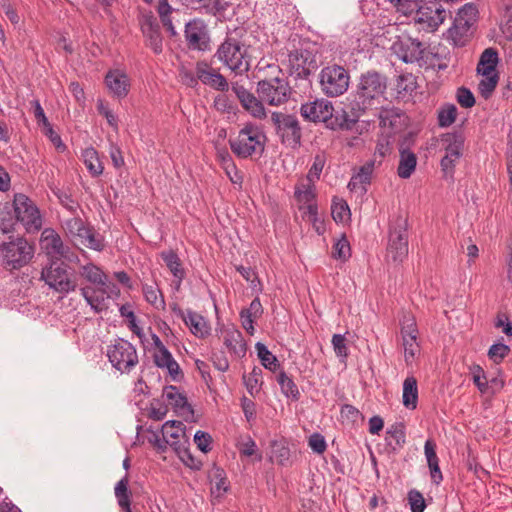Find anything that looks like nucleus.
Returning a JSON list of instances; mask_svg holds the SVG:
<instances>
[{
	"label": "nucleus",
	"mask_w": 512,
	"mask_h": 512,
	"mask_svg": "<svg viewBox=\"0 0 512 512\" xmlns=\"http://www.w3.org/2000/svg\"><path fill=\"white\" fill-rule=\"evenodd\" d=\"M243 35L244 31L241 28L229 30L213 56L236 75L246 74L250 70V61L247 47L242 39Z\"/></svg>",
	"instance_id": "obj_1"
},
{
	"label": "nucleus",
	"mask_w": 512,
	"mask_h": 512,
	"mask_svg": "<svg viewBox=\"0 0 512 512\" xmlns=\"http://www.w3.org/2000/svg\"><path fill=\"white\" fill-rule=\"evenodd\" d=\"M388 79L386 75L376 71L368 70L359 76L356 89L352 94L351 105L355 111L370 110L387 90Z\"/></svg>",
	"instance_id": "obj_2"
},
{
	"label": "nucleus",
	"mask_w": 512,
	"mask_h": 512,
	"mask_svg": "<svg viewBox=\"0 0 512 512\" xmlns=\"http://www.w3.org/2000/svg\"><path fill=\"white\" fill-rule=\"evenodd\" d=\"M41 280L53 291L66 296L78 287V274L69 264L58 259H49L42 268Z\"/></svg>",
	"instance_id": "obj_3"
},
{
	"label": "nucleus",
	"mask_w": 512,
	"mask_h": 512,
	"mask_svg": "<svg viewBox=\"0 0 512 512\" xmlns=\"http://www.w3.org/2000/svg\"><path fill=\"white\" fill-rule=\"evenodd\" d=\"M266 135L254 123H246L238 132L237 137L229 139L231 151L240 159H247L253 155L262 156L265 150Z\"/></svg>",
	"instance_id": "obj_4"
},
{
	"label": "nucleus",
	"mask_w": 512,
	"mask_h": 512,
	"mask_svg": "<svg viewBox=\"0 0 512 512\" xmlns=\"http://www.w3.org/2000/svg\"><path fill=\"white\" fill-rule=\"evenodd\" d=\"M33 255L34 246L23 237H17L0 245L1 265L10 271L27 265Z\"/></svg>",
	"instance_id": "obj_5"
},
{
	"label": "nucleus",
	"mask_w": 512,
	"mask_h": 512,
	"mask_svg": "<svg viewBox=\"0 0 512 512\" xmlns=\"http://www.w3.org/2000/svg\"><path fill=\"white\" fill-rule=\"evenodd\" d=\"M441 143L445 151L440 161L443 177L446 180L454 181L455 167L464 152L465 136L461 131L445 133L441 137Z\"/></svg>",
	"instance_id": "obj_6"
},
{
	"label": "nucleus",
	"mask_w": 512,
	"mask_h": 512,
	"mask_svg": "<svg viewBox=\"0 0 512 512\" xmlns=\"http://www.w3.org/2000/svg\"><path fill=\"white\" fill-rule=\"evenodd\" d=\"M350 73L342 65L333 63L324 66L319 73V85L327 97L343 95L349 88Z\"/></svg>",
	"instance_id": "obj_7"
},
{
	"label": "nucleus",
	"mask_w": 512,
	"mask_h": 512,
	"mask_svg": "<svg viewBox=\"0 0 512 512\" xmlns=\"http://www.w3.org/2000/svg\"><path fill=\"white\" fill-rule=\"evenodd\" d=\"M318 68L317 50L312 46L301 45L288 53V72L296 79H308Z\"/></svg>",
	"instance_id": "obj_8"
},
{
	"label": "nucleus",
	"mask_w": 512,
	"mask_h": 512,
	"mask_svg": "<svg viewBox=\"0 0 512 512\" xmlns=\"http://www.w3.org/2000/svg\"><path fill=\"white\" fill-rule=\"evenodd\" d=\"M106 355L112 367L122 374H129L139 363L136 347L123 338L108 345Z\"/></svg>",
	"instance_id": "obj_9"
},
{
	"label": "nucleus",
	"mask_w": 512,
	"mask_h": 512,
	"mask_svg": "<svg viewBox=\"0 0 512 512\" xmlns=\"http://www.w3.org/2000/svg\"><path fill=\"white\" fill-rule=\"evenodd\" d=\"M271 121L283 145L292 149L301 146L302 128L295 115L273 112Z\"/></svg>",
	"instance_id": "obj_10"
},
{
	"label": "nucleus",
	"mask_w": 512,
	"mask_h": 512,
	"mask_svg": "<svg viewBox=\"0 0 512 512\" xmlns=\"http://www.w3.org/2000/svg\"><path fill=\"white\" fill-rule=\"evenodd\" d=\"M256 92L261 102L270 106H279L288 101L290 86L284 78L274 77L260 80Z\"/></svg>",
	"instance_id": "obj_11"
},
{
	"label": "nucleus",
	"mask_w": 512,
	"mask_h": 512,
	"mask_svg": "<svg viewBox=\"0 0 512 512\" xmlns=\"http://www.w3.org/2000/svg\"><path fill=\"white\" fill-rule=\"evenodd\" d=\"M15 216L27 232H35L41 229L42 219L40 212L33 201L25 194H15L13 200Z\"/></svg>",
	"instance_id": "obj_12"
},
{
	"label": "nucleus",
	"mask_w": 512,
	"mask_h": 512,
	"mask_svg": "<svg viewBox=\"0 0 512 512\" xmlns=\"http://www.w3.org/2000/svg\"><path fill=\"white\" fill-rule=\"evenodd\" d=\"M184 37L191 51L211 50V37L207 24L202 19H192L185 24Z\"/></svg>",
	"instance_id": "obj_13"
},
{
	"label": "nucleus",
	"mask_w": 512,
	"mask_h": 512,
	"mask_svg": "<svg viewBox=\"0 0 512 512\" xmlns=\"http://www.w3.org/2000/svg\"><path fill=\"white\" fill-rule=\"evenodd\" d=\"M391 50L404 63H419L424 60V43L408 35L398 36Z\"/></svg>",
	"instance_id": "obj_14"
},
{
	"label": "nucleus",
	"mask_w": 512,
	"mask_h": 512,
	"mask_svg": "<svg viewBox=\"0 0 512 512\" xmlns=\"http://www.w3.org/2000/svg\"><path fill=\"white\" fill-rule=\"evenodd\" d=\"M388 256L401 262L408 254L407 220L398 219L389 231Z\"/></svg>",
	"instance_id": "obj_15"
},
{
	"label": "nucleus",
	"mask_w": 512,
	"mask_h": 512,
	"mask_svg": "<svg viewBox=\"0 0 512 512\" xmlns=\"http://www.w3.org/2000/svg\"><path fill=\"white\" fill-rule=\"evenodd\" d=\"M401 336L404 348V357L407 363L411 362L417 353H419L420 347L417 342L418 339V327L416 319L411 313H404L401 320Z\"/></svg>",
	"instance_id": "obj_16"
},
{
	"label": "nucleus",
	"mask_w": 512,
	"mask_h": 512,
	"mask_svg": "<svg viewBox=\"0 0 512 512\" xmlns=\"http://www.w3.org/2000/svg\"><path fill=\"white\" fill-rule=\"evenodd\" d=\"M414 136L409 133L405 135L398 143L399 163L397 167V175L401 179H408L416 170L418 158L412 151L414 145Z\"/></svg>",
	"instance_id": "obj_17"
},
{
	"label": "nucleus",
	"mask_w": 512,
	"mask_h": 512,
	"mask_svg": "<svg viewBox=\"0 0 512 512\" xmlns=\"http://www.w3.org/2000/svg\"><path fill=\"white\" fill-rule=\"evenodd\" d=\"M415 12L417 21L433 30L438 28L447 16L446 9L441 0H422Z\"/></svg>",
	"instance_id": "obj_18"
},
{
	"label": "nucleus",
	"mask_w": 512,
	"mask_h": 512,
	"mask_svg": "<svg viewBox=\"0 0 512 512\" xmlns=\"http://www.w3.org/2000/svg\"><path fill=\"white\" fill-rule=\"evenodd\" d=\"M139 24L146 46L151 48L155 54L162 53L163 37L156 17L151 13L144 14L140 17Z\"/></svg>",
	"instance_id": "obj_19"
},
{
	"label": "nucleus",
	"mask_w": 512,
	"mask_h": 512,
	"mask_svg": "<svg viewBox=\"0 0 512 512\" xmlns=\"http://www.w3.org/2000/svg\"><path fill=\"white\" fill-rule=\"evenodd\" d=\"M40 244L50 259H71L70 248L63 243L60 235L53 229L46 228L43 230Z\"/></svg>",
	"instance_id": "obj_20"
},
{
	"label": "nucleus",
	"mask_w": 512,
	"mask_h": 512,
	"mask_svg": "<svg viewBox=\"0 0 512 512\" xmlns=\"http://www.w3.org/2000/svg\"><path fill=\"white\" fill-rule=\"evenodd\" d=\"M334 112L332 103L325 99H316L301 105V116L310 122H323L325 126Z\"/></svg>",
	"instance_id": "obj_21"
},
{
	"label": "nucleus",
	"mask_w": 512,
	"mask_h": 512,
	"mask_svg": "<svg viewBox=\"0 0 512 512\" xmlns=\"http://www.w3.org/2000/svg\"><path fill=\"white\" fill-rule=\"evenodd\" d=\"M349 111L341 109L339 111L332 112L329 121L327 122L326 128L336 131H352L357 125L361 116L365 114L364 111H355L354 106L351 105V101L348 104Z\"/></svg>",
	"instance_id": "obj_22"
},
{
	"label": "nucleus",
	"mask_w": 512,
	"mask_h": 512,
	"mask_svg": "<svg viewBox=\"0 0 512 512\" xmlns=\"http://www.w3.org/2000/svg\"><path fill=\"white\" fill-rule=\"evenodd\" d=\"M231 89L235 94L236 98L239 100L242 107L247 112H249L253 117L259 119L265 117V108L259 97H255L253 93L248 91L239 82H233L231 85Z\"/></svg>",
	"instance_id": "obj_23"
},
{
	"label": "nucleus",
	"mask_w": 512,
	"mask_h": 512,
	"mask_svg": "<svg viewBox=\"0 0 512 512\" xmlns=\"http://www.w3.org/2000/svg\"><path fill=\"white\" fill-rule=\"evenodd\" d=\"M478 8L474 3L464 4L458 11L454 20L453 27L450 29L451 34L459 37L465 36L470 28L478 20Z\"/></svg>",
	"instance_id": "obj_24"
},
{
	"label": "nucleus",
	"mask_w": 512,
	"mask_h": 512,
	"mask_svg": "<svg viewBox=\"0 0 512 512\" xmlns=\"http://www.w3.org/2000/svg\"><path fill=\"white\" fill-rule=\"evenodd\" d=\"M378 118L379 126L389 129L390 133H397L406 126L407 117L399 108H382Z\"/></svg>",
	"instance_id": "obj_25"
},
{
	"label": "nucleus",
	"mask_w": 512,
	"mask_h": 512,
	"mask_svg": "<svg viewBox=\"0 0 512 512\" xmlns=\"http://www.w3.org/2000/svg\"><path fill=\"white\" fill-rule=\"evenodd\" d=\"M105 83L113 96L118 99H123L128 95L131 85L127 74L118 69L107 72Z\"/></svg>",
	"instance_id": "obj_26"
},
{
	"label": "nucleus",
	"mask_w": 512,
	"mask_h": 512,
	"mask_svg": "<svg viewBox=\"0 0 512 512\" xmlns=\"http://www.w3.org/2000/svg\"><path fill=\"white\" fill-rule=\"evenodd\" d=\"M162 397L168 401L169 405L178 415L184 416L186 414H193V409L188 403L186 396L180 393L176 386H165Z\"/></svg>",
	"instance_id": "obj_27"
},
{
	"label": "nucleus",
	"mask_w": 512,
	"mask_h": 512,
	"mask_svg": "<svg viewBox=\"0 0 512 512\" xmlns=\"http://www.w3.org/2000/svg\"><path fill=\"white\" fill-rule=\"evenodd\" d=\"M223 343L231 354L237 357H243L246 354V343L244 342L242 333L234 328L228 327L221 330Z\"/></svg>",
	"instance_id": "obj_28"
},
{
	"label": "nucleus",
	"mask_w": 512,
	"mask_h": 512,
	"mask_svg": "<svg viewBox=\"0 0 512 512\" xmlns=\"http://www.w3.org/2000/svg\"><path fill=\"white\" fill-rule=\"evenodd\" d=\"M153 358L155 365L159 368H166L173 380H178V376L182 375L179 364L165 345H161L160 349L154 353Z\"/></svg>",
	"instance_id": "obj_29"
},
{
	"label": "nucleus",
	"mask_w": 512,
	"mask_h": 512,
	"mask_svg": "<svg viewBox=\"0 0 512 512\" xmlns=\"http://www.w3.org/2000/svg\"><path fill=\"white\" fill-rule=\"evenodd\" d=\"M374 166L375 159L367 161L364 165H362L359 168L358 172L351 177L347 185V188L350 191H355L359 188V186H361L362 193H366V186L371 183Z\"/></svg>",
	"instance_id": "obj_30"
},
{
	"label": "nucleus",
	"mask_w": 512,
	"mask_h": 512,
	"mask_svg": "<svg viewBox=\"0 0 512 512\" xmlns=\"http://www.w3.org/2000/svg\"><path fill=\"white\" fill-rule=\"evenodd\" d=\"M161 259L164 261L167 268L172 273L173 277L175 278V285L178 289L181 285V282L186 276L185 269L182 266V261L177 255V253L172 250H165L160 253Z\"/></svg>",
	"instance_id": "obj_31"
},
{
	"label": "nucleus",
	"mask_w": 512,
	"mask_h": 512,
	"mask_svg": "<svg viewBox=\"0 0 512 512\" xmlns=\"http://www.w3.org/2000/svg\"><path fill=\"white\" fill-rule=\"evenodd\" d=\"M263 314V306L258 297L254 298L248 308H243L240 311V319L245 331L253 335L254 321L261 317Z\"/></svg>",
	"instance_id": "obj_32"
},
{
	"label": "nucleus",
	"mask_w": 512,
	"mask_h": 512,
	"mask_svg": "<svg viewBox=\"0 0 512 512\" xmlns=\"http://www.w3.org/2000/svg\"><path fill=\"white\" fill-rule=\"evenodd\" d=\"M80 293L95 313H101L108 309L105 303V294L101 293L99 287L85 286L80 288Z\"/></svg>",
	"instance_id": "obj_33"
},
{
	"label": "nucleus",
	"mask_w": 512,
	"mask_h": 512,
	"mask_svg": "<svg viewBox=\"0 0 512 512\" xmlns=\"http://www.w3.org/2000/svg\"><path fill=\"white\" fill-rule=\"evenodd\" d=\"M183 321L191 333L198 338H204L210 333V326L205 318L192 310H187Z\"/></svg>",
	"instance_id": "obj_34"
},
{
	"label": "nucleus",
	"mask_w": 512,
	"mask_h": 512,
	"mask_svg": "<svg viewBox=\"0 0 512 512\" xmlns=\"http://www.w3.org/2000/svg\"><path fill=\"white\" fill-rule=\"evenodd\" d=\"M114 494L118 506L123 512H133L131 509L132 492L129 490V475L125 474L115 485Z\"/></svg>",
	"instance_id": "obj_35"
},
{
	"label": "nucleus",
	"mask_w": 512,
	"mask_h": 512,
	"mask_svg": "<svg viewBox=\"0 0 512 512\" xmlns=\"http://www.w3.org/2000/svg\"><path fill=\"white\" fill-rule=\"evenodd\" d=\"M498 61V52L495 48L485 49L480 56V60L477 65V73L481 75H488L496 72Z\"/></svg>",
	"instance_id": "obj_36"
},
{
	"label": "nucleus",
	"mask_w": 512,
	"mask_h": 512,
	"mask_svg": "<svg viewBox=\"0 0 512 512\" xmlns=\"http://www.w3.org/2000/svg\"><path fill=\"white\" fill-rule=\"evenodd\" d=\"M403 405L408 409H415L418 402V388L415 377H407L403 383Z\"/></svg>",
	"instance_id": "obj_37"
},
{
	"label": "nucleus",
	"mask_w": 512,
	"mask_h": 512,
	"mask_svg": "<svg viewBox=\"0 0 512 512\" xmlns=\"http://www.w3.org/2000/svg\"><path fill=\"white\" fill-rule=\"evenodd\" d=\"M196 4L203 13L214 17L222 16L229 7V3L224 0H194Z\"/></svg>",
	"instance_id": "obj_38"
},
{
	"label": "nucleus",
	"mask_w": 512,
	"mask_h": 512,
	"mask_svg": "<svg viewBox=\"0 0 512 512\" xmlns=\"http://www.w3.org/2000/svg\"><path fill=\"white\" fill-rule=\"evenodd\" d=\"M277 383L280 386L281 392L293 401L300 399V391L294 380L285 372L280 371L277 375Z\"/></svg>",
	"instance_id": "obj_39"
},
{
	"label": "nucleus",
	"mask_w": 512,
	"mask_h": 512,
	"mask_svg": "<svg viewBox=\"0 0 512 512\" xmlns=\"http://www.w3.org/2000/svg\"><path fill=\"white\" fill-rule=\"evenodd\" d=\"M387 445L391 447L392 451H397L405 443V430L403 423L396 422L390 426L386 431Z\"/></svg>",
	"instance_id": "obj_40"
},
{
	"label": "nucleus",
	"mask_w": 512,
	"mask_h": 512,
	"mask_svg": "<svg viewBox=\"0 0 512 512\" xmlns=\"http://www.w3.org/2000/svg\"><path fill=\"white\" fill-rule=\"evenodd\" d=\"M80 275L96 287H100L101 284H105L104 280L107 277L103 270L93 263H87L81 266Z\"/></svg>",
	"instance_id": "obj_41"
},
{
	"label": "nucleus",
	"mask_w": 512,
	"mask_h": 512,
	"mask_svg": "<svg viewBox=\"0 0 512 512\" xmlns=\"http://www.w3.org/2000/svg\"><path fill=\"white\" fill-rule=\"evenodd\" d=\"M186 443L187 441L172 442L171 447L187 467H190L194 470H199L202 466V463L191 454L190 450L186 447Z\"/></svg>",
	"instance_id": "obj_42"
},
{
	"label": "nucleus",
	"mask_w": 512,
	"mask_h": 512,
	"mask_svg": "<svg viewBox=\"0 0 512 512\" xmlns=\"http://www.w3.org/2000/svg\"><path fill=\"white\" fill-rule=\"evenodd\" d=\"M82 157L86 168L92 176L96 177L103 173L104 168L96 149L93 147L86 148L82 153Z\"/></svg>",
	"instance_id": "obj_43"
},
{
	"label": "nucleus",
	"mask_w": 512,
	"mask_h": 512,
	"mask_svg": "<svg viewBox=\"0 0 512 512\" xmlns=\"http://www.w3.org/2000/svg\"><path fill=\"white\" fill-rule=\"evenodd\" d=\"M257 356L261 361V364L268 370L275 372L280 364L275 355L261 342H257L255 345Z\"/></svg>",
	"instance_id": "obj_44"
},
{
	"label": "nucleus",
	"mask_w": 512,
	"mask_h": 512,
	"mask_svg": "<svg viewBox=\"0 0 512 512\" xmlns=\"http://www.w3.org/2000/svg\"><path fill=\"white\" fill-rule=\"evenodd\" d=\"M457 107L452 103L443 104L437 112L438 126L446 128L452 125L457 117Z\"/></svg>",
	"instance_id": "obj_45"
},
{
	"label": "nucleus",
	"mask_w": 512,
	"mask_h": 512,
	"mask_svg": "<svg viewBox=\"0 0 512 512\" xmlns=\"http://www.w3.org/2000/svg\"><path fill=\"white\" fill-rule=\"evenodd\" d=\"M142 292L145 300L157 309L165 308V300L157 285H142Z\"/></svg>",
	"instance_id": "obj_46"
},
{
	"label": "nucleus",
	"mask_w": 512,
	"mask_h": 512,
	"mask_svg": "<svg viewBox=\"0 0 512 512\" xmlns=\"http://www.w3.org/2000/svg\"><path fill=\"white\" fill-rule=\"evenodd\" d=\"M80 238L82 243L90 249L102 251L105 247L103 237L96 233L92 227L88 226Z\"/></svg>",
	"instance_id": "obj_47"
},
{
	"label": "nucleus",
	"mask_w": 512,
	"mask_h": 512,
	"mask_svg": "<svg viewBox=\"0 0 512 512\" xmlns=\"http://www.w3.org/2000/svg\"><path fill=\"white\" fill-rule=\"evenodd\" d=\"M331 215L336 223H342L350 216V208L343 199L334 197L331 206Z\"/></svg>",
	"instance_id": "obj_48"
},
{
	"label": "nucleus",
	"mask_w": 512,
	"mask_h": 512,
	"mask_svg": "<svg viewBox=\"0 0 512 512\" xmlns=\"http://www.w3.org/2000/svg\"><path fill=\"white\" fill-rule=\"evenodd\" d=\"M327 156L324 151L317 153L314 156L313 163L308 171L307 180L313 184L316 180H319L323 168L326 164Z\"/></svg>",
	"instance_id": "obj_49"
},
{
	"label": "nucleus",
	"mask_w": 512,
	"mask_h": 512,
	"mask_svg": "<svg viewBox=\"0 0 512 512\" xmlns=\"http://www.w3.org/2000/svg\"><path fill=\"white\" fill-rule=\"evenodd\" d=\"M210 477H211V482L213 483L212 493L221 494L228 490L229 485H228L226 473L222 468L214 467L210 474Z\"/></svg>",
	"instance_id": "obj_50"
},
{
	"label": "nucleus",
	"mask_w": 512,
	"mask_h": 512,
	"mask_svg": "<svg viewBox=\"0 0 512 512\" xmlns=\"http://www.w3.org/2000/svg\"><path fill=\"white\" fill-rule=\"evenodd\" d=\"M482 76L483 78L478 84V90L483 98L488 99L497 86L499 76L497 72Z\"/></svg>",
	"instance_id": "obj_51"
},
{
	"label": "nucleus",
	"mask_w": 512,
	"mask_h": 512,
	"mask_svg": "<svg viewBox=\"0 0 512 512\" xmlns=\"http://www.w3.org/2000/svg\"><path fill=\"white\" fill-rule=\"evenodd\" d=\"M351 256L350 243L345 234H342L333 245L332 257L337 260L346 261Z\"/></svg>",
	"instance_id": "obj_52"
},
{
	"label": "nucleus",
	"mask_w": 512,
	"mask_h": 512,
	"mask_svg": "<svg viewBox=\"0 0 512 512\" xmlns=\"http://www.w3.org/2000/svg\"><path fill=\"white\" fill-rule=\"evenodd\" d=\"M213 105L221 113H234L237 106L233 99L226 94H219L214 98Z\"/></svg>",
	"instance_id": "obj_53"
},
{
	"label": "nucleus",
	"mask_w": 512,
	"mask_h": 512,
	"mask_svg": "<svg viewBox=\"0 0 512 512\" xmlns=\"http://www.w3.org/2000/svg\"><path fill=\"white\" fill-rule=\"evenodd\" d=\"M262 371L260 368H254L252 372L246 376H243L244 384L246 386L247 391L251 396H254L260 391V376Z\"/></svg>",
	"instance_id": "obj_54"
},
{
	"label": "nucleus",
	"mask_w": 512,
	"mask_h": 512,
	"mask_svg": "<svg viewBox=\"0 0 512 512\" xmlns=\"http://www.w3.org/2000/svg\"><path fill=\"white\" fill-rule=\"evenodd\" d=\"M196 73L197 78L199 81H201L204 85L210 84L213 77L217 73V70L210 67V65L206 61H199L196 63Z\"/></svg>",
	"instance_id": "obj_55"
},
{
	"label": "nucleus",
	"mask_w": 512,
	"mask_h": 512,
	"mask_svg": "<svg viewBox=\"0 0 512 512\" xmlns=\"http://www.w3.org/2000/svg\"><path fill=\"white\" fill-rule=\"evenodd\" d=\"M415 89V81L412 77V75H399L396 80V91L398 94V97L405 96L408 93L413 92Z\"/></svg>",
	"instance_id": "obj_56"
},
{
	"label": "nucleus",
	"mask_w": 512,
	"mask_h": 512,
	"mask_svg": "<svg viewBox=\"0 0 512 512\" xmlns=\"http://www.w3.org/2000/svg\"><path fill=\"white\" fill-rule=\"evenodd\" d=\"M407 500L411 512H423L426 508L425 499L422 493L416 489H411L407 494Z\"/></svg>",
	"instance_id": "obj_57"
},
{
	"label": "nucleus",
	"mask_w": 512,
	"mask_h": 512,
	"mask_svg": "<svg viewBox=\"0 0 512 512\" xmlns=\"http://www.w3.org/2000/svg\"><path fill=\"white\" fill-rule=\"evenodd\" d=\"M510 353V348L504 343H495L488 350V357L494 363L499 364Z\"/></svg>",
	"instance_id": "obj_58"
},
{
	"label": "nucleus",
	"mask_w": 512,
	"mask_h": 512,
	"mask_svg": "<svg viewBox=\"0 0 512 512\" xmlns=\"http://www.w3.org/2000/svg\"><path fill=\"white\" fill-rule=\"evenodd\" d=\"M397 11L404 15L414 13L422 0H388Z\"/></svg>",
	"instance_id": "obj_59"
},
{
	"label": "nucleus",
	"mask_w": 512,
	"mask_h": 512,
	"mask_svg": "<svg viewBox=\"0 0 512 512\" xmlns=\"http://www.w3.org/2000/svg\"><path fill=\"white\" fill-rule=\"evenodd\" d=\"M456 100L463 108H471L476 102L474 94L465 86H461L457 89Z\"/></svg>",
	"instance_id": "obj_60"
},
{
	"label": "nucleus",
	"mask_w": 512,
	"mask_h": 512,
	"mask_svg": "<svg viewBox=\"0 0 512 512\" xmlns=\"http://www.w3.org/2000/svg\"><path fill=\"white\" fill-rule=\"evenodd\" d=\"M80 217L74 216L65 221V228L69 234L78 236L79 238L82 236L83 232L87 229Z\"/></svg>",
	"instance_id": "obj_61"
},
{
	"label": "nucleus",
	"mask_w": 512,
	"mask_h": 512,
	"mask_svg": "<svg viewBox=\"0 0 512 512\" xmlns=\"http://www.w3.org/2000/svg\"><path fill=\"white\" fill-rule=\"evenodd\" d=\"M308 445L317 454H323L327 449L325 437L318 432L309 436Z\"/></svg>",
	"instance_id": "obj_62"
},
{
	"label": "nucleus",
	"mask_w": 512,
	"mask_h": 512,
	"mask_svg": "<svg viewBox=\"0 0 512 512\" xmlns=\"http://www.w3.org/2000/svg\"><path fill=\"white\" fill-rule=\"evenodd\" d=\"M332 345L337 357L346 359L348 356V348L346 346V339L342 334H334L332 337Z\"/></svg>",
	"instance_id": "obj_63"
},
{
	"label": "nucleus",
	"mask_w": 512,
	"mask_h": 512,
	"mask_svg": "<svg viewBox=\"0 0 512 512\" xmlns=\"http://www.w3.org/2000/svg\"><path fill=\"white\" fill-rule=\"evenodd\" d=\"M194 442L198 449L204 453L211 450L212 437L209 433L198 430L194 435Z\"/></svg>",
	"instance_id": "obj_64"
}]
</instances>
